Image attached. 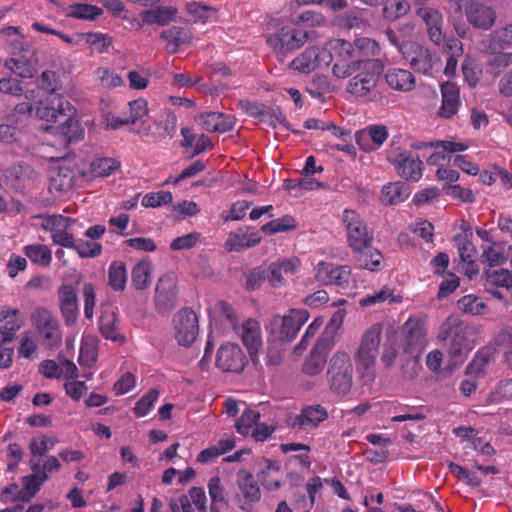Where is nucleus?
<instances>
[{"mask_svg": "<svg viewBox=\"0 0 512 512\" xmlns=\"http://www.w3.org/2000/svg\"><path fill=\"white\" fill-rule=\"evenodd\" d=\"M481 326L461 320L457 315L448 316L440 325L438 339L443 342L444 351L454 364L462 362L471 350L470 337L480 332Z\"/></svg>", "mask_w": 512, "mask_h": 512, "instance_id": "1", "label": "nucleus"}, {"mask_svg": "<svg viewBox=\"0 0 512 512\" xmlns=\"http://www.w3.org/2000/svg\"><path fill=\"white\" fill-rule=\"evenodd\" d=\"M383 69L381 60L366 58L360 72L348 81L347 92L362 101H373L377 96L376 87Z\"/></svg>", "mask_w": 512, "mask_h": 512, "instance_id": "2", "label": "nucleus"}, {"mask_svg": "<svg viewBox=\"0 0 512 512\" xmlns=\"http://www.w3.org/2000/svg\"><path fill=\"white\" fill-rule=\"evenodd\" d=\"M381 334V324L377 323L369 327L363 333L356 353L358 369L364 377H368L370 379L374 377V368L381 343Z\"/></svg>", "mask_w": 512, "mask_h": 512, "instance_id": "3", "label": "nucleus"}, {"mask_svg": "<svg viewBox=\"0 0 512 512\" xmlns=\"http://www.w3.org/2000/svg\"><path fill=\"white\" fill-rule=\"evenodd\" d=\"M38 57L33 46L16 41L11 49V57L6 59L5 67L21 78H33L38 69Z\"/></svg>", "mask_w": 512, "mask_h": 512, "instance_id": "4", "label": "nucleus"}, {"mask_svg": "<svg viewBox=\"0 0 512 512\" xmlns=\"http://www.w3.org/2000/svg\"><path fill=\"white\" fill-rule=\"evenodd\" d=\"M330 388L337 394H346L352 387L353 365L350 356L343 351L334 353L327 371Z\"/></svg>", "mask_w": 512, "mask_h": 512, "instance_id": "5", "label": "nucleus"}, {"mask_svg": "<svg viewBox=\"0 0 512 512\" xmlns=\"http://www.w3.org/2000/svg\"><path fill=\"white\" fill-rule=\"evenodd\" d=\"M308 33L296 28L283 27L267 38V44L276 58L283 62L286 56L302 47L308 39Z\"/></svg>", "mask_w": 512, "mask_h": 512, "instance_id": "6", "label": "nucleus"}, {"mask_svg": "<svg viewBox=\"0 0 512 512\" xmlns=\"http://www.w3.org/2000/svg\"><path fill=\"white\" fill-rule=\"evenodd\" d=\"M31 321L44 347L51 349L61 344L62 334L59 322L48 309L36 307L31 314Z\"/></svg>", "mask_w": 512, "mask_h": 512, "instance_id": "7", "label": "nucleus"}, {"mask_svg": "<svg viewBox=\"0 0 512 512\" xmlns=\"http://www.w3.org/2000/svg\"><path fill=\"white\" fill-rule=\"evenodd\" d=\"M387 160L396 168L401 178L414 182L421 179L423 162L418 156L414 157L411 152L392 145L388 151Z\"/></svg>", "mask_w": 512, "mask_h": 512, "instance_id": "8", "label": "nucleus"}, {"mask_svg": "<svg viewBox=\"0 0 512 512\" xmlns=\"http://www.w3.org/2000/svg\"><path fill=\"white\" fill-rule=\"evenodd\" d=\"M343 223L347 231L349 246L353 250L365 249L371 245L373 236L356 211L345 209Z\"/></svg>", "mask_w": 512, "mask_h": 512, "instance_id": "9", "label": "nucleus"}, {"mask_svg": "<svg viewBox=\"0 0 512 512\" xmlns=\"http://www.w3.org/2000/svg\"><path fill=\"white\" fill-rule=\"evenodd\" d=\"M306 310H291L288 315L274 316L271 325L277 329V336L283 342H291L298 334L300 328L308 320Z\"/></svg>", "mask_w": 512, "mask_h": 512, "instance_id": "10", "label": "nucleus"}, {"mask_svg": "<svg viewBox=\"0 0 512 512\" xmlns=\"http://www.w3.org/2000/svg\"><path fill=\"white\" fill-rule=\"evenodd\" d=\"M175 338L182 346H190L198 335V317L190 308L181 309L173 319Z\"/></svg>", "mask_w": 512, "mask_h": 512, "instance_id": "11", "label": "nucleus"}, {"mask_svg": "<svg viewBox=\"0 0 512 512\" xmlns=\"http://www.w3.org/2000/svg\"><path fill=\"white\" fill-rule=\"evenodd\" d=\"M331 62L332 54L327 49L311 46L293 59L290 67L301 73H310L317 68L328 66Z\"/></svg>", "mask_w": 512, "mask_h": 512, "instance_id": "12", "label": "nucleus"}, {"mask_svg": "<svg viewBox=\"0 0 512 512\" xmlns=\"http://www.w3.org/2000/svg\"><path fill=\"white\" fill-rule=\"evenodd\" d=\"M73 106L59 94H48L35 107L36 116L48 122H55L72 112Z\"/></svg>", "mask_w": 512, "mask_h": 512, "instance_id": "13", "label": "nucleus"}, {"mask_svg": "<svg viewBox=\"0 0 512 512\" xmlns=\"http://www.w3.org/2000/svg\"><path fill=\"white\" fill-rule=\"evenodd\" d=\"M74 219L63 215H51L43 218L42 228L51 233L53 243L68 248L74 246L73 233L70 231Z\"/></svg>", "mask_w": 512, "mask_h": 512, "instance_id": "14", "label": "nucleus"}, {"mask_svg": "<svg viewBox=\"0 0 512 512\" xmlns=\"http://www.w3.org/2000/svg\"><path fill=\"white\" fill-rule=\"evenodd\" d=\"M247 364V357L236 344H223L217 351L216 367L222 372L241 373Z\"/></svg>", "mask_w": 512, "mask_h": 512, "instance_id": "15", "label": "nucleus"}, {"mask_svg": "<svg viewBox=\"0 0 512 512\" xmlns=\"http://www.w3.org/2000/svg\"><path fill=\"white\" fill-rule=\"evenodd\" d=\"M465 16L474 28L488 31L496 23L497 14L494 8L478 0H469L465 5Z\"/></svg>", "mask_w": 512, "mask_h": 512, "instance_id": "16", "label": "nucleus"}, {"mask_svg": "<svg viewBox=\"0 0 512 512\" xmlns=\"http://www.w3.org/2000/svg\"><path fill=\"white\" fill-rule=\"evenodd\" d=\"M415 15L425 25L430 41L435 45H441L445 40L442 13L434 7L423 5L415 9Z\"/></svg>", "mask_w": 512, "mask_h": 512, "instance_id": "17", "label": "nucleus"}, {"mask_svg": "<svg viewBox=\"0 0 512 512\" xmlns=\"http://www.w3.org/2000/svg\"><path fill=\"white\" fill-rule=\"evenodd\" d=\"M333 345L331 336L320 337L303 363V373L309 376L319 374L326 365L327 354Z\"/></svg>", "mask_w": 512, "mask_h": 512, "instance_id": "18", "label": "nucleus"}, {"mask_svg": "<svg viewBox=\"0 0 512 512\" xmlns=\"http://www.w3.org/2000/svg\"><path fill=\"white\" fill-rule=\"evenodd\" d=\"M237 486L241 492L242 498L239 497V508L250 511L251 504L259 502L261 499V491L257 480L252 473L245 469H241L237 473Z\"/></svg>", "mask_w": 512, "mask_h": 512, "instance_id": "19", "label": "nucleus"}, {"mask_svg": "<svg viewBox=\"0 0 512 512\" xmlns=\"http://www.w3.org/2000/svg\"><path fill=\"white\" fill-rule=\"evenodd\" d=\"M388 129L382 124L369 125L355 135L356 143L365 152L379 149L387 140Z\"/></svg>", "mask_w": 512, "mask_h": 512, "instance_id": "20", "label": "nucleus"}, {"mask_svg": "<svg viewBox=\"0 0 512 512\" xmlns=\"http://www.w3.org/2000/svg\"><path fill=\"white\" fill-rule=\"evenodd\" d=\"M351 276L349 266H335L331 263L321 262L316 269V279L324 285H337L345 288Z\"/></svg>", "mask_w": 512, "mask_h": 512, "instance_id": "21", "label": "nucleus"}, {"mask_svg": "<svg viewBox=\"0 0 512 512\" xmlns=\"http://www.w3.org/2000/svg\"><path fill=\"white\" fill-rule=\"evenodd\" d=\"M328 418V411L320 404L307 406L301 413L291 418L290 426L296 430H309L317 427Z\"/></svg>", "mask_w": 512, "mask_h": 512, "instance_id": "22", "label": "nucleus"}, {"mask_svg": "<svg viewBox=\"0 0 512 512\" xmlns=\"http://www.w3.org/2000/svg\"><path fill=\"white\" fill-rule=\"evenodd\" d=\"M57 294L61 314L66 325L71 326L79 314L77 292L71 284H62Z\"/></svg>", "mask_w": 512, "mask_h": 512, "instance_id": "23", "label": "nucleus"}, {"mask_svg": "<svg viewBox=\"0 0 512 512\" xmlns=\"http://www.w3.org/2000/svg\"><path fill=\"white\" fill-rule=\"evenodd\" d=\"M299 267L296 258L278 259L266 269V280L273 287H281L286 283V277L293 275Z\"/></svg>", "mask_w": 512, "mask_h": 512, "instance_id": "24", "label": "nucleus"}, {"mask_svg": "<svg viewBox=\"0 0 512 512\" xmlns=\"http://www.w3.org/2000/svg\"><path fill=\"white\" fill-rule=\"evenodd\" d=\"M412 69L423 74H429L435 61L434 55L425 47L413 43L402 54Z\"/></svg>", "mask_w": 512, "mask_h": 512, "instance_id": "25", "label": "nucleus"}, {"mask_svg": "<svg viewBox=\"0 0 512 512\" xmlns=\"http://www.w3.org/2000/svg\"><path fill=\"white\" fill-rule=\"evenodd\" d=\"M176 292L175 283L171 276L164 275L159 278L155 291L156 309L161 312H167L175 307Z\"/></svg>", "mask_w": 512, "mask_h": 512, "instance_id": "26", "label": "nucleus"}, {"mask_svg": "<svg viewBox=\"0 0 512 512\" xmlns=\"http://www.w3.org/2000/svg\"><path fill=\"white\" fill-rule=\"evenodd\" d=\"M441 106L438 109V116L445 119H450L457 114L460 106V89L452 82H445L441 85Z\"/></svg>", "mask_w": 512, "mask_h": 512, "instance_id": "27", "label": "nucleus"}, {"mask_svg": "<svg viewBox=\"0 0 512 512\" xmlns=\"http://www.w3.org/2000/svg\"><path fill=\"white\" fill-rule=\"evenodd\" d=\"M241 339L252 361L256 363L258 351L262 346L260 325L256 320L248 319L242 324Z\"/></svg>", "mask_w": 512, "mask_h": 512, "instance_id": "28", "label": "nucleus"}, {"mask_svg": "<svg viewBox=\"0 0 512 512\" xmlns=\"http://www.w3.org/2000/svg\"><path fill=\"white\" fill-rule=\"evenodd\" d=\"M261 237L257 231L253 228L246 227L240 228L235 232L229 234L225 245L229 251H242L247 248H251L259 244Z\"/></svg>", "mask_w": 512, "mask_h": 512, "instance_id": "29", "label": "nucleus"}, {"mask_svg": "<svg viewBox=\"0 0 512 512\" xmlns=\"http://www.w3.org/2000/svg\"><path fill=\"white\" fill-rule=\"evenodd\" d=\"M203 128L209 132L224 133L231 130L235 124L234 116L220 112H208L199 115Z\"/></svg>", "mask_w": 512, "mask_h": 512, "instance_id": "30", "label": "nucleus"}, {"mask_svg": "<svg viewBox=\"0 0 512 512\" xmlns=\"http://www.w3.org/2000/svg\"><path fill=\"white\" fill-rule=\"evenodd\" d=\"M385 80L391 89L401 92L412 91L416 85L414 75L401 68H389L385 73Z\"/></svg>", "mask_w": 512, "mask_h": 512, "instance_id": "31", "label": "nucleus"}, {"mask_svg": "<svg viewBox=\"0 0 512 512\" xmlns=\"http://www.w3.org/2000/svg\"><path fill=\"white\" fill-rule=\"evenodd\" d=\"M99 331L107 339L120 344L126 341L124 335L119 330L118 316L113 311H103L99 319Z\"/></svg>", "mask_w": 512, "mask_h": 512, "instance_id": "32", "label": "nucleus"}, {"mask_svg": "<svg viewBox=\"0 0 512 512\" xmlns=\"http://www.w3.org/2000/svg\"><path fill=\"white\" fill-rule=\"evenodd\" d=\"M482 277L484 287L512 289V274L507 268L485 269Z\"/></svg>", "mask_w": 512, "mask_h": 512, "instance_id": "33", "label": "nucleus"}, {"mask_svg": "<svg viewBox=\"0 0 512 512\" xmlns=\"http://www.w3.org/2000/svg\"><path fill=\"white\" fill-rule=\"evenodd\" d=\"M178 10L172 6H158L141 13L143 22L165 26L176 19Z\"/></svg>", "mask_w": 512, "mask_h": 512, "instance_id": "34", "label": "nucleus"}, {"mask_svg": "<svg viewBox=\"0 0 512 512\" xmlns=\"http://www.w3.org/2000/svg\"><path fill=\"white\" fill-rule=\"evenodd\" d=\"M410 193V186L405 182L389 183L382 189V202L386 205H396L405 201Z\"/></svg>", "mask_w": 512, "mask_h": 512, "instance_id": "35", "label": "nucleus"}, {"mask_svg": "<svg viewBox=\"0 0 512 512\" xmlns=\"http://www.w3.org/2000/svg\"><path fill=\"white\" fill-rule=\"evenodd\" d=\"M74 109L69 115L63 117L64 122L57 127L58 132L63 136L66 143L70 144L83 139L84 130L78 120L73 118Z\"/></svg>", "mask_w": 512, "mask_h": 512, "instance_id": "36", "label": "nucleus"}, {"mask_svg": "<svg viewBox=\"0 0 512 512\" xmlns=\"http://www.w3.org/2000/svg\"><path fill=\"white\" fill-rule=\"evenodd\" d=\"M75 180L76 174L71 168L59 167L51 176L50 187L57 192L66 193L72 190Z\"/></svg>", "mask_w": 512, "mask_h": 512, "instance_id": "37", "label": "nucleus"}, {"mask_svg": "<svg viewBox=\"0 0 512 512\" xmlns=\"http://www.w3.org/2000/svg\"><path fill=\"white\" fill-rule=\"evenodd\" d=\"M160 38L167 42L166 50L170 54L178 51L181 44L189 41L190 35L182 27L173 26L161 32Z\"/></svg>", "mask_w": 512, "mask_h": 512, "instance_id": "38", "label": "nucleus"}, {"mask_svg": "<svg viewBox=\"0 0 512 512\" xmlns=\"http://www.w3.org/2000/svg\"><path fill=\"white\" fill-rule=\"evenodd\" d=\"M23 253L32 263L41 267H48L52 262L51 249L44 244L26 245Z\"/></svg>", "mask_w": 512, "mask_h": 512, "instance_id": "39", "label": "nucleus"}, {"mask_svg": "<svg viewBox=\"0 0 512 512\" xmlns=\"http://www.w3.org/2000/svg\"><path fill=\"white\" fill-rule=\"evenodd\" d=\"M356 253L355 259L359 268L376 271L381 266L382 254L371 245L365 249L353 250Z\"/></svg>", "mask_w": 512, "mask_h": 512, "instance_id": "40", "label": "nucleus"}, {"mask_svg": "<svg viewBox=\"0 0 512 512\" xmlns=\"http://www.w3.org/2000/svg\"><path fill=\"white\" fill-rule=\"evenodd\" d=\"M31 469L33 473L23 478V488L29 492L30 496H34L39 490L41 485L48 479L45 471H41L40 462L31 459Z\"/></svg>", "mask_w": 512, "mask_h": 512, "instance_id": "41", "label": "nucleus"}, {"mask_svg": "<svg viewBox=\"0 0 512 512\" xmlns=\"http://www.w3.org/2000/svg\"><path fill=\"white\" fill-rule=\"evenodd\" d=\"M333 74L337 78H346L353 73L360 71L365 58H334Z\"/></svg>", "mask_w": 512, "mask_h": 512, "instance_id": "42", "label": "nucleus"}, {"mask_svg": "<svg viewBox=\"0 0 512 512\" xmlns=\"http://www.w3.org/2000/svg\"><path fill=\"white\" fill-rule=\"evenodd\" d=\"M103 14L101 8L95 5L83 4V3H75L69 5L66 9V15L68 17L93 21L96 20Z\"/></svg>", "mask_w": 512, "mask_h": 512, "instance_id": "43", "label": "nucleus"}, {"mask_svg": "<svg viewBox=\"0 0 512 512\" xmlns=\"http://www.w3.org/2000/svg\"><path fill=\"white\" fill-rule=\"evenodd\" d=\"M152 271V265L149 261L138 262L131 274L132 285L138 289L143 290L150 285V276Z\"/></svg>", "mask_w": 512, "mask_h": 512, "instance_id": "44", "label": "nucleus"}, {"mask_svg": "<svg viewBox=\"0 0 512 512\" xmlns=\"http://www.w3.org/2000/svg\"><path fill=\"white\" fill-rule=\"evenodd\" d=\"M463 229L464 234H457L454 237V240L458 246L459 257L461 261L475 258L477 253L476 247L470 240L472 237L471 227L467 224V227Z\"/></svg>", "mask_w": 512, "mask_h": 512, "instance_id": "45", "label": "nucleus"}, {"mask_svg": "<svg viewBox=\"0 0 512 512\" xmlns=\"http://www.w3.org/2000/svg\"><path fill=\"white\" fill-rule=\"evenodd\" d=\"M297 228V223L291 215H285L274 219L261 227V231L266 235H273L281 232H288Z\"/></svg>", "mask_w": 512, "mask_h": 512, "instance_id": "46", "label": "nucleus"}, {"mask_svg": "<svg viewBox=\"0 0 512 512\" xmlns=\"http://www.w3.org/2000/svg\"><path fill=\"white\" fill-rule=\"evenodd\" d=\"M410 8V3L407 0H389L383 7L382 13L385 19L395 21L405 16Z\"/></svg>", "mask_w": 512, "mask_h": 512, "instance_id": "47", "label": "nucleus"}, {"mask_svg": "<svg viewBox=\"0 0 512 512\" xmlns=\"http://www.w3.org/2000/svg\"><path fill=\"white\" fill-rule=\"evenodd\" d=\"M457 305L461 311L473 316L482 315L487 307L480 297L473 294L460 298Z\"/></svg>", "mask_w": 512, "mask_h": 512, "instance_id": "48", "label": "nucleus"}, {"mask_svg": "<svg viewBox=\"0 0 512 512\" xmlns=\"http://www.w3.org/2000/svg\"><path fill=\"white\" fill-rule=\"evenodd\" d=\"M127 281L126 266L123 262L114 261L109 268V285L115 291H122Z\"/></svg>", "mask_w": 512, "mask_h": 512, "instance_id": "49", "label": "nucleus"}, {"mask_svg": "<svg viewBox=\"0 0 512 512\" xmlns=\"http://www.w3.org/2000/svg\"><path fill=\"white\" fill-rule=\"evenodd\" d=\"M120 168V162L113 158H98L91 162L90 171L95 177H107Z\"/></svg>", "mask_w": 512, "mask_h": 512, "instance_id": "50", "label": "nucleus"}, {"mask_svg": "<svg viewBox=\"0 0 512 512\" xmlns=\"http://www.w3.org/2000/svg\"><path fill=\"white\" fill-rule=\"evenodd\" d=\"M330 50L329 53L332 54V60L334 58H357L359 57L355 54V49L353 43L344 40V39H333L329 42Z\"/></svg>", "mask_w": 512, "mask_h": 512, "instance_id": "51", "label": "nucleus"}, {"mask_svg": "<svg viewBox=\"0 0 512 512\" xmlns=\"http://www.w3.org/2000/svg\"><path fill=\"white\" fill-rule=\"evenodd\" d=\"M355 54L362 57L377 56L380 53V46L377 41L367 37L357 38L353 42Z\"/></svg>", "mask_w": 512, "mask_h": 512, "instance_id": "52", "label": "nucleus"}, {"mask_svg": "<svg viewBox=\"0 0 512 512\" xmlns=\"http://www.w3.org/2000/svg\"><path fill=\"white\" fill-rule=\"evenodd\" d=\"M74 246L69 247L74 249L81 258H94L100 255L102 246L99 243L88 240H75L73 238Z\"/></svg>", "mask_w": 512, "mask_h": 512, "instance_id": "53", "label": "nucleus"}, {"mask_svg": "<svg viewBox=\"0 0 512 512\" xmlns=\"http://www.w3.org/2000/svg\"><path fill=\"white\" fill-rule=\"evenodd\" d=\"M76 38L77 42L84 40L87 44L96 46L99 52H104L112 43L108 35L95 32L80 33Z\"/></svg>", "mask_w": 512, "mask_h": 512, "instance_id": "54", "label": "nucleus"}, {"mask_svg": "<svg viewBox=\"0 0 512 512\" xmlns=\"http://www.w3.org/2000/svg\"><path fill=\"white\" fill-rule=\"evenodd\" d=\"M506 257L503 251L495 248L494 246L482 247V254L480 261L489 266L488 269L496 268L506 262Z\"/></svg>", "mask_w": 512, "mask_h": 512, "instance_id": "55", "label": "nucleus"}, {"mask_svg": "<svg viewBox=\"0 0 512 512\" xmlns=\"http://www.w3.org/2000/svg\"><path fill=\"white\" fill-rule=\"evenodd\" d=\"M177 118L174 114L165 111L156 121L158 134L160 137H172L176 132Z\"/></svg>", "mask_w": 512, "mask_h": 512, "instance_id": "56", "label": "nucleus"}, {"mask_svg": "<svg viewBox=\"0 0 512 512\" xmlns=\"http://www.w3.org/2000/svg\"><path fill=\"white\" fill-rule=\"evenodd\" d=\"M159 392L155 389H150L140 400L135 404L133 412L138 417H143L154 407L158 399Z\"/></svg>", "mask_w": 512, "mask_h": 512, "instance_id": "57", "label": "nucleus"}, {"mask_svg": "<svg viewBox=\"0 0 512 512\" xmlns=\"http://www.w3.org/2000/svg\"><path fill=\"white\" fill-rule=\"evenodd\" d=\"M462 73L468 85L474 87L480 79L481 69L474 59L466 57L462 63Z\"/></svg>", "mask_w": 512, "mask_h": 512, "instance_id": "58", "label": "nucleus"}, {"mask_svg": "<svg viewBox=\"0 0 512 512\" xmlns=\"http://www.w3.org/2000/svg\"><path fill=\"white\" fill-rule=\"evenodd\" d=\"M408 346L421 345L424 340V331L418 322L408 320L404 326Z\"/></svg>", "mask_w": 512, "mask_h": 512, "instance_id": "59", "label": "nucleus"}, {"mask_svg": "<svg viewBox=\"0 0 512 512\" xmlns=\"http://www.w3.org/2000/svg\"><path fill=\"white\" fill-rule=\"evenodd\" d=\"M491 37L493 44L501 50L512 46V23L493 31Z\"/></svg>", "mask_w": 512, "mask_h": 512, "instance_id": "60", "label": "nucleus"}, {"mask_svg": "<svg viewBox=\"0 0 512 512\" xmlns=\"http://www.w3.org/2000/svg\"><path fill=\"white\" fill-rule=\"evenodd\" d=\"M173 196L172 193L169 191H158L155 193H148L146 194L142 199V205L144 207H159L162 205L169 204L172 202Z\"/></svg>", "mask_w": 512, "mask_h": 512, "instance_id": "61", "label": "nucleus"}, {"mask_svg": "<svg viewBox=\"0 0 512 512\" xmlns=\"http://www.w3.org/2000/svg\"><path fill=\"white\" fill-rule=\"evenodd\" d=\"M448 467L453 475H455L459 480L465 481V483L470 486L477 487L482 482L474 472H469L456 463L450 462Z\"/></svg>", "mask_w": 512, "mask_h": 512, "instance_id": "62", "label": "nucleus"}, {"mask_svg": "<svg viewBox=\"0 0 512 512\" xmlns=\"http://www.w3.org/2000/svg\"><path fill=\"white\" fill-rule=\"evenodd\" d=\"M260 415L251 409H246L236 422V429L242 435H247L253 425L256 426Z\"/></svg>", "mask_w": 512, "mask_h": 512, "instance_id": "63", "label": "nucleus"}, {"mask_svg": "<svg viewBox=\"0 0 512 512\" xmlns=\"http://www.w3.org/2000/svg\"><path fill=\"white\" fill-rule=\"evenodd\" d=\"M495 345L503 350L504 355L508 358L512 354V327L502 328L495 336Z\"/></svg>", "mask_w": 512, "mask_h": 512, "instance_id": "64", "label": "nucleus"}]
</instances>
